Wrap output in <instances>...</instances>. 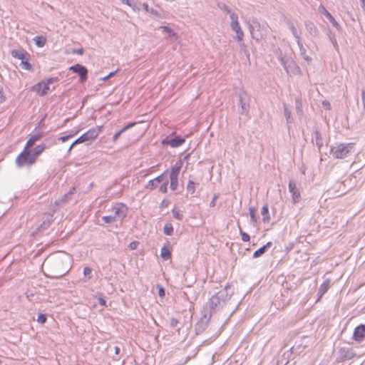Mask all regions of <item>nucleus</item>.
<instances>
[{"instance_id":"nucleus-63","label":"nucleus","mask_w":365,"mask_h":365,"mask_svg":"<svg viewBox=\"0 0 365 365\" xmlns=\"http://www.w3.org/2000/svg\"><path fill=\"white\" fill-rule=\"evenodd\" d=\"M76 144H73V143L70 145L68 151L70 152L71 150V149L73 148V146L75 145Z\"/></svg>"},{"instance_id":"nucleus-8","label":"nucleus","mask_w":365,"mask_h":365,"mask_svg":"<svg viewBox=\"0 0 365 365\" xmlns=\"http://www.w3.org/2000/svg\"><path fill=\"white\" fill-rule=\"evenodd\" d=\"M69 69L73 73L78 74L81 82H83L87 79L88 70L85 66L77 63L71 66Z\"/></svg>"},{"instance_id":"nucleus-27","label":"nucleus","mask_w":365,"mask_h":365,"mask_svg":"<svg viewBox=\"0 0 365 365\" xmlns=\"http://www.w3.org/2000/svg\"><path fill=\"white\" fill-rule=\"evenodd\" d=\"M21 68L30 71H33V68L31 63L29 62V57L28 56H25V58H23L21 60Z\"/></svg>"},{"instance_id":"nucleus-3","label":"nucleus","mask_w":365,"mask_h":365,"mask_svg":"<svg viewBox=\"0 0 365 365\" xmlns=\"http://www.w3.org/2000/svg\"><path fill=\"white\" fill-rule=\"evenodd\" d=\"M354 150L353 143H336L331 146L330 153L336 159H343L349 156Z\"/></svg>"},{"instance_id":"nucleus-33","label":"nucleus","mask_w":365,"mask_h":365,"mask_svg":"<svg viewBox=\"0 0 365 365\" xmlns=\"http://www.w3.org/2000/svg\"><path fill=\"white\" fill-rule=\"evenodd\" d=\"M160 256L163 259L167 260L170 258L171 252L168 247H163L160 251Z\"/></svg>"},{"instance_id":"nucleus-54","label":"nucleus","mask_w":365,"mask_h":365,"mask_svg":"<svg viewBox=\"0 0 365 365\" xmlns=\"http://www.w3.org/2000/svg\"><path fill=\"white\" fill-rule=\"evenodd\" d=\"M178 323V321L175 318H171L170 320V324L172 327H175Z\"/></svg>"},{"instance_id":"nucleus-2","label":"nucleus","mask_w":365,"mask_h":365,"mask_svg":"<svg viewBox=\"0 0 365 365\" xmlns=\"http://www.w3.org/2000/svg\"><path fill=\"white\" fill-rule=\"evenodd\" d=\"M230 289L231 287L227 285L224 289L220 290L210 299L208 306L211 313L221 308L225 302L230 299L233 293V291Z\"/></svg>"},{"instance_id":"nucleus-37","label":"nucleus","mask_w":365,"mask_h":365,"mask_svg":"<svg viewBox=\"0 0 365 365\" xmlns=\"http://www.w3.org/2000/svg\"><path fill=\"white\" fill-rule=\"evenodd\" d=\"M143 7L147 12H149L156 16H160V14L158 13V11L153 9V8H150L146 3L143 4Z\"/></svg>"},{"instance_id":"nucleus-13","label":"nucleus","mask_w":365,"mask_h":365,"mask_svg":"<svg viewBox=\"0 0 365 365\" xmlns=\"http://www.w3.org/2000/svg\"><path fill=\"white\" fill-rule=\"evenodd\" d=\"M319 11L323 14L327 19L329 21V22L332 24L333 26H334L336 29L339 30L341 29V26L339 24L336 22L335 19L332 16V15L326 9L324 6L322 5H320L319 7Z\"/></svg>"},{"instance_id":"nucleus-46","label":"nucleus","mask_w":365,"mask_h":365,"mask_svg":"<svg viewBox=\"0 0 365 365\" xmlns=\"http://www.w3.org/2000/svg\"><path fill=\"white\" fill-rule=\"evenodd\" d=\"M228 14L230 15V18L231 19V24L238 22V16L235 13L231 11Z\"/></svg>"},{"instance_id":"nucleus-48","label":"nucleus","mask_w":365,"mask_h":365,"mask_svg":"<svg viewBox=\"0 0 365 365\" xmlns=\"http://www.w3.org/2000/svg\"><path fill=\"white\" fill-rule=\"evenodd\" d=\"M219 7L223 10L226 14H230L232 11L228 8L227 6H226L225 4H220L219 5Z\"/></svg>"},{"instance_id":"nucleus-38","label":"nucleus","mask_w":365,"mask_h":365,"mask_svg":"<svg viewBox=\"0 0 365 365\" xmlns=\"http://www.w3.org/2000/svg\"><path fill=\"white\" fill-rule=\"evenodd\" d=\"M292 354V353L291 351H287L284 352L282 356L283 359L281 361V364H284V365H287L289 363V361L287 359L290 357Z\"/></svg>"},{"instance_id":"nucleus-53","label":"nucleus","mask_w":365,"mask_h":365,"mask_svg":"<svg viewBox=\"0 0 365 365\" xmlns=\"http://www.w3.org/2000/svg\"><path fill=\"white\" fill-rule=\"evenodd\" d=\"M73 136V134H70V135H64V136H61L60 138V140L62 141V142H66L67 141L68 139H70L71 138H72Z\"/></svg>"},{"instance_id":"nucleus-62","label":"nucleus","mask_w":365,"mask_h":365,"mask_svg":"<svg viewBox=\"0 0 365 365\" xmlns=\"http://www.w3.org/2000/svg\"><path fill=\"white\" fill-rule=\"evenodd\" d=\"M120 351V349L118 346H115V353L116 354H119Z\"/></svg>"},{"instance_id":"nucleus-61","label":"nucleus","mask_w":365,"mask_h":365,"mask_svg":"<svg viewBox=\"0 0 365 365\" xmlns=\"http://www.w3.org/2000/svg\"><path fill=\"white\" fill-rule=\"evenodd\" d=\"M74 53L79 54V55H82L83 53V51L82 48H81V49H78V50L75 51Z\"/></svg>"},{"instance_id":"nucleus-56","label":"nucleus","mask_w":365,"mask_h":365,"mask_svg":"<svg viewBox=\"0 0 365 365\" xmlns=\"http://www.w3.org/2000/svg\"><path fill=\"white\" fill-rule=\"evenodd\" d=\"M57 81H58L57 78H50L44 81H45V83H48V86H49L50 83H53L54 82H56Z\"/></svg>"},{"instance_id":"nucleus-43","label":"nucleus","mask_w":365,"mask_h":365,"mask_svg":"<svg viewBox=\"0 0 365 365\" xmlns=\"http://www.w3.org/2000/svg\"><path fill=\"white\" fill-rule=\"evenodd\" d=\"M314 135L316 138V145L319 148H320L322 146V142L319 131H315Z\"/></svg>"},{"instance_id":"nucleus-35","label":"nucleus","mask_w":365,"mask_h":365,"mask_svg":"<svg viewBox=\"0 0 365 365\" xmlns=\"http://www.w3.org/2000/svg\"><path fill=\"white\" fill-rule=\"evenodd\" d=\"M163 232L166 235H171L173 232V227L171 223H166L163 227Z\"/></svg>"},{"instance_id":"nucleus-7","label":"nucleus","mask_w":365,"mask_h":365,"mask_svg":"<svg viewBox=\"0 0 365 365\" xmlns=\"http://www.w3.org/2000/svg\"><path fill=\"white\" fill-rule=\"evenodd\" d=\"M100 129H90L85 133H83L82 135H81L78 138H77L74 142L73 144H78L81 143H84L86 141H91L92 140H94L97 138Z\"/></svg>"},{"instance_id":"nucleus-30","label":"nucleus","mask_w":365,"mask_h":365,"mask_svg":"<svg viewBox=\"0 0 365 365\" xmlns=\"http://www.w3.org/2000/svg\"><path fill=\"white\" fill-rule=\"evenodd\" d=\"M34 41H35V43L38 47L41 48L45 46L46 38L44 36H38L34 37Z\"/></svg>"},{"instance_id":"nucleus-17","label":"nucleus","mask_w":365,"mask_h":365,"mask_svg":"<svg viewBox=\"0 0 365 365\" xmlns=\"http://www.w3.org/2000/svg\"><path fill=\"white\" fill-rule=\"evenodd\" d=\"M365 336V326L359 325L356 327L354 331V339L356 341H361Z\"/></svg>"},{"instance_id":"nucleus-25","label":"nucleus","mask_w":365,"mask_h":365,"mask_svg":"<svg viewBox=\"0 0 365 365\" xmlns=\"http://www.w3.org/2000/svg\"><path fill=\"white\" fill-rule=\"evenodd\" d=\"M135 125L134 123H129L127 125L124 126L120 130H119L118 132H117L113 137V142H115L118 138L121 135L122 133H123L125 131H126L127 130L130 129V128H132L133 125Z\"/></svg>"},{"instance_id":"nucleus-16","label":"nucleus","mask_w":365,"mask_h":365,"mask_svg":"<svg viewBox=\"0 0 365 365\" xmlns=\"http://www.w3.org/2000/svg\"><path fill=\"white\" fill-rule=\"evenodd\" d=\"M239 101L241 107L242 113H247L249 109L248 97L246 93L239 95Z\"/></svg>"},{"instance_id":"nucleus-24","label":"nucleus","mask_w":365,"mask_h":365,"mask_svg":"<svg viewBox=\"0 0 365 365\" xmlns=\"http://www.w3.org/2000/svg\"><path fill=\"white\" fill-rule=\"evenodd\" d=\"M330 287V280L327 279L324 282V283L320 286L318 290V294L319 295V298L322 297V295L329 289Z\"/></svg>"},{"instance_id":"nucleus-34","label":"nucleus","mask_w":365,"mask_h":365,"mask_svg":"<svg viewBox=\"0 0 365 365\" xmlns=\"http://www.w3.org/2000/svg\"><path fill=\"white\" fill-rule=\"evenodd\" d=\"M160 29H161L163 31V34H168V36L170 37L175 36L176 35V34L174 32V31L168 26H160Z\"/></svg>"},{"instance_id":"nucleus-52","label":"nucleus","mask_w":365,"mask_h":365,"mask_svg":"<svg viewBox=\"0 0 365 365\" xmlns=\"http://www.w3.org/2000/svg\"><path fill=\"white\" fill-rule=\"evenodd\" d=\"M122 2L123 4H125L128 6L131 7L133 10L135 9V5L133 4H131L130 0H123Z\"/></svg>"},{"instance_id":"nucleus-28","label":"nucleus","mask_w":365,"mask_h":365,"mask_svg":"<svg viewBox=\"0 0 365 365\" xmlns=\"http://www.w3.org/2000/svg\"><path fill=\"white\" fill-rule=\"evenodd\" d=\"M261 214L262 215V220L264 222H269L270 217L269 215V210L267 205H264L261 210Z\"/></svg>"},{"instance_id":"nucleus-32","label":"nucleus","mask_w":365,"mask_h":365,"mask_svg":"<svg viewBox=\"0 0 365 365\" xmlns=\"http://www.w3.org/2000/svg\"><path fill=\"white\" fill-rule=\"evenodd\" d=\"M341 355L344 359H349L353 356L352 351L348 348H341L340 349Z\"/></svg>"},{"instance_id":"nucleus-57","label":"nucleus","mask_w":365,"mask_h":365,"mask_svg":"<svg viewBox=\"0 0 365 365\" xmlns=\"http://www.w3.org/2000/svg\"><path fill=\"white\" fill-rule=\"evenodd\" d=\"M138 245V242H132L130 243L129 247L131 250H135L137 248Z\"/></svg>"},{"instance_id":"nucleus-59","label":"nucleus","mask_w":365,"mask_h":365,"mask_svg":"<svg viewBox=\"0 0 365 365\" xmlns=\"http://www.w3.org/2000/svg\"><path fill=\"white\" fill-rule=\"evenodd\" d=\"M98 302L101 306H104V307L106 306V302L103 297L98 298Z\"/></svg>"},{"instance_id":"nucleus-47","label":"nucleus","mask_w":365,"mask_h":365,"mask_svg":"<svg viewBox=\"0 0 365 365\" xmlns=\"http://www.w3.org/2000/svg\"><path fill=\"white\" fill-rule=\"evenodd\" d=\"M240 235L242 237V240L243 242H248L250 240V235L248 234H247L246 232L240 230Z\"/></svg>"},{"instance_id":"nucleus-45","label":"nucleus","mask_w":365,"mask_h":365,"mask_svg":"<svg viewBox=\"0 0 365 365\" xmlns=\"http://www.w3.org/2000/svg\"><path fill=\"white\" fill-rule=\"evenodd\" d=\"M102 220L104 221V222L107 224H112L115 222L113 217H112V216L110 215V214L108 215L103 216Z\"/></svg>"},{"instance_id":"nucleus-58","label":"nucleus","mask_w":365,"mask_h":365,"mask_svg":"<svg viewBox=\"0 0 365 365\" xmlns=\"http://www.w3.org/2000/svg\"><path fill=\"white\" fill-rule=\"evenodd\" d=\"M6 98L4 95V93H3V89L2 88L0 87V103H2L5 101Z\"/></svg>"},{"instance_id":"nucleus-39","label":"nucleus","mask_w":365,"mask_h":365,"mask_svg":"<svg viewBox=\"0 0 365 365\" xmlns=\"http://www.w3.org/2000/svg\"><path fill=\"white\" fill-rule=\"evenodd\" d=\"M284 115L286 116L287 123H292V118L291 117V111L288 109V108L287 107V106L285 104L284 105Z\"/></svg>"},{"instance_id":"nucleus-29","label":"nucleus","mask_w":365,"mask_h":365,"mask_svg":"<svg viewBox=\"0 0 365 365\" xmlns=\"http://www.w3.org/2000/svg\"><path fill=\"white\" fill-rule=\"evenodd\" d=\"M170 189L175 190L178 185V175H170Z\"/></svg>"},{"instance_id":"nucleus-22","label":"nucleus","mask_w":365,"mask_h":365,"mask_svg":"<svg viewBox=\"0 0 365 365\" xmlns=\"http://www.w3.org/2000/svg\"><path fill=\"white\" fill-rule=\"evenodd\" d=\"M47 148L45 144H40L36 146L31 151V154L36 160L37 157L39 156L43 150Z\"/></svg>"},{"instance_id":"nucleus-64","label":"nucleus","mask_w":365,"mask_h":365,"mask_svg":"<svg viewBox=\"0 0 365 365\" xmlns=\"http://www.w3.org/2000/svg\"><path fill=\"white\" fill-rule=\"evenodd\" d=\"M115 73V72H110V73L108 75V78L112 77L113 76H114Z\"/></svg>"},{"instance_id":"nucleus-49","label":"nucleus","mask_w":365,"mask_h":365,"mask_svg":"<svg viewBox=\"0 0 365 365\" xmlns=\"http://www.w3.org/2000/svg\"><path fill=\"white\" fill-rule=\"evenodd\" d=\"M37 321L41 324H43L46 321V317L45 314H39L37 319Z\"/></svg>"},{"instance_id":"nucleus-55","label":"nucleus","mask_w":365,"mask_h":365,"mask_svg":"<svg viewBox=\"0 0 365 365\" xmlns=\"http://www.w3.org/2000/svg\"><path fill=\"white\" fill-rule=\"evenodd\" d=\"M322 106L323 107L327 109V110H329L331 108V104L329 101H323L322 103Z\"/></svg>"},{"instance_id":"nucleus-15","label":"nucleus","mask_w":365,"mask_h":365,"mask_svg":"<svg viewBox=\"0 0 365 365\" xmlns=\"http://www.w3.org/2000/svg\"><path fill=\"white\" fill-rule=\"evenodd\" d=\"M167 171H165L164 173L161 174L160 175L156 177L155 178L150 180L148 182L147 185H145L146 189L149 190H153L155 189L158 184H160L161 182H163L165 179V175Z\"/></svg>"},{"instance_id":"nucleus-41","label":"nucleus","mask_w":365,"mask_h":365,"mask_svg":"<svg viewBox=\"0 0 365 365\" xmlns=\"http://www.w3.org/2000/svg\"><path fill=\"white\" fill-rule=\"evenodd\" d=\"M83 274L87 279H91L92 278V269L88 267H84Z\"/></svg>"},{"instance_id":"nucleus-6","label":"nucleus","mask_w":365,"mask_h":365,"mask_svg":"<svg viewBox=\"0 0 365 365\" xmlns=\"http://www.w3.org/2000/svg\"><path fill=\"white\" fill-rule=\"evenodd\" d=\"M278 59L288 74H297L299 72V68L296 66L294 61L286 60L282 56H279Z\"/></svg>"},{"instance_id":"nucleus-44","label":"nucleus","mask_w":365,"mask_h":365,"mask_svg":"<svg viewBox=\"0 0 365 365\" xmlns=\"http://www.w3.org/2000/svg\"><path fill=\"white\" fill-rule=\"evenodd\" d=\"M168 180H165L164 179L163 183L161 185V186L159 188V191L160 192H163V193L167 192V191H168Z\"/></svg>"},{"instance_id":"nucleus-23","label":"nucleus","mask_w":365,"mask_h":365,"mask_svg":"<svg viewBox=\"0 0 365 365\" xmlns=\"http://www.w3.org/2000/svg\"><path fill=\"white\" fill-rule=\"evenodd\" d=\"M182 166V161L181 160H178L175 165L171 168L170 175H179L180 169Z\"/></svg>"},{"instance_id":"nucleus-10","label":"nucleus","mask_w":365,"mask_h":365,"mask_svg":"<svg viewBox=\"0 0 365 365\" xmlns=\"http://www.w3.org/2000/svg\"><path fill=\"white\" fill-rule=\"evenodd\" d=\"M185 142V138L181 137H175L172 138L170 136L166 137L163 140V144L164 145H169L172 148H177Z\"/></svg>"},{"instance_id":"nucleus-21","label":"nucleus","mask_w":365,"mask_h":365,"mask_svg":"<svg viewBox=\"0 0 365 365\" xmlns=\"http://www.w3.org/2000/svg\"><path fill=\"white\" fill-rule=\"evenodd\" d=\"M272 245V243L271 242H268L266 245L256 250L253 253V257L257 258L262 256L271 246Z\"/></svg>"},{"instance_id":"nucleus-12","label":"nucleus","mask_w":365,"mask_h":365,"mask_svg":"<svg viewBox=\"0 0 365 365\" xmlns=\"http://www.w3.org/2000/svg\"><path fill=\"white\" fill-rule=\"evenodd\" d=\"M289 191L292 195V199L294 202H297L300 200V193L297 187L296 182L290 180L289 182Z\"/></svg>"},{"instance_id":"nucleus-20","label":"nucleus","mask_w":365,"mask_h":365,"mask_svg":"<svg viewBox=\"0 0 365 365\" xmlns=\"http://www.w3.org/2000/svg\"><path fill=\"white\" fill-rule=\"evenodd\" d=\"M42 137V134L40 133H35L34 135H31L29 140H27L26 145L24 148H29V147L32 146L35 144V143L38 140Z\"/></svg>"},{"instance_id":"nucleus-51","label":"nucleus","mask_w":365,"mask_h":365,"mask_svg":"<svg viewBox=\"0 0 365 365\" xmlns=\"http://www.w3.org/2000/svg\"><path fill=\"white\" fill-rule=\"evenodd\" d=\"M218 198V195H215L210 202V207H212L215 206L216 200Z\"/></svg>"},{"instance_id":"nucleus-42","label":"nucleus","mask_w":365,"mask_h":365,"mask_svg":"<svg viewBox=\"0 0 365 365\" xmlns=\"http://www.w3.org/2000/svg\"><path fill=\"white\" fill-rule=\"evenodd\" d=\"M187 190L191 194H193L195 190V184L193 181L190 180L187 185Z\"/></svg>"},{"instance_id":"nucleus-18","label":"nucleus","mask_w":365,"mask_h":365,"mask_svg":"<svg viewBox=\"0 0 365 365\" xmlns=\"http://www.w3.org/2000/svg\"><path fill=\"white\" fill-rule=\"evenodd\" d=\"M305 27L309 34L314 36L317 37L319 34V31L317 27L314 25V24L312 21H306Z\"/></svg>"},{"instance_id":"nucleus-50","label":"nucleus","mask_w":365,"mask_h":365,"mask_svg":"<svg viewBox=\"0 0 365 365\" xmlns=\"http://www.w3.org/2000/svg\"><path fill=\"white\" fill-rule=\"evenodd\" d=\"M329 37L331 40V41L333 43V46L335 48H338V43L336 42V40L334 38V37L333 36V35L331 34H329Z\"/></svg>"},{"instance_id":"nucleus-26","label":"nucleus","mask_w":365,"mask_h":365,"mask_svg":"<svg viewBox=\"0 0 365 365\" xmlns=\"http://www.w3.org/2000/svg\"><path fill=\"white\" fill-rule=\"evenodd\" d=\"M11 53L14 58H18L19 60H22L23 58H25V56H29L28 54H26L22 50L19 49H14Z\"/></svg>"},{"instance_id":"nucleus-4","label":"nucleus","mask_w":365,"mask_h":365,"mask_svg":"<svg viewBox=\"0 0 365 365\" xmlns=\"http://www.w3.org/2000/svg\"><path fill=\"white\" fill-rule=\"evenodd\" d=\"M36 159L31 154V151L24 148V150L17 156L16 159V164L18 167L21 168L24 165H31L36 162Z\"/></svg>"},{"instance_id":"nucleus-19","label":"nucleus","mask_w":365,"mask_h":365,"mask_svg":"<svg viewBox=\"0 0 365 365\" xmlns=\"http://www.w3.org/2000/svg\"><path fill=\"white\" fill-rule=\"evenodd\" d=\"M297 43L299 46V53H300V56L305 60L307 61V62H311L312 61V58H310L307 54V51H306V48H304V46H303V43L302 42V40H298L297 41Z\"/></svg>"},{"instance_id":"nucleus-36","label":"nucleus","mask_w":365,"mask_h":365,"mask_svg":"<svg viewBox=\"0 0 365 365\" xmlns=\"http://www.w3.org/2000/svg\"><path fill=\"white\" fill-rule=\"evenodd\" d=\"M256 212H257V210L255 207H249L250 220L252 223H255L257 222Z\"/></svg>"},{"instance_id":"nucleus-31","label":"nucleus","mask_w":365,"mask_h":365,"mask_svg":"<svg viewBox=\"0 0 365 365\" xmlns=\"http://www.w3.org/2000/svg\"><path fill=\"white\" fill-rule=\"evenodd\" d=\"M287 25H288V27L289 29L291 30L293 36H294V38H296V41H298V40H300L301 38L297 32V30L294 24V23L291 22V21H289L287 23Z\"/></svg>"},{"instance_id":"nucleus-40","label":"nucleus","mask_w":365,"mask_h":365,"mask_svg":"<svg viewBox=\"0 0 365 365\" xmlns=\"http://www.w3.org/2000/svg\"><path fill=\"white\" fill-rule=\"evenodd\" d=\"M172 213H173V217L178 220H182V218H183V215L177 209H173L172 210Z\"/></svg>"},{"instance_id":"nucleus-1","label":"nucleus","mask_w":365,"mask_h":365,"mask_svg":"<svg viewBox=\"0 0 365 365\" xmlns=\"http://www.w3.org/2000/svg\"><path fill=\"white\" fill-rule=\"evenodd\" d=\"M71 267V257L65 252H58L49 255L42 264L45 275L53 279H59L66 274Z\"/></svg>"},{"instance_id":"nucleus-11","label":"nucleus","mask_w":365,"mask_h":365,"mask_svg":"<svg viewBox=\"0 0 365 365\" xmlns=\"http://www.w3.org/2000/svg\"><path fill=\"white\" fill-rule=\"evenodd\" d=\"M230 26H231L232 29L236 33V38L240 42V46L241 47H244L245 44L242 42V39L244 37V33L240 27L239 22L230 24Z\"/></svg>"},{"instance_id":"nucleus-60","label":"nucleus","mask_w":365,"mask_h":365,"mask_svg":"<svg viewBox=\"0 0 365 365\" xmlns=\"http://www.w3.org/2000/svg\"><path fill=\"white\" fill-rule=\"evenodd\" d=\"M158 294L160 297L162 296H164L165 294V291H164V289L163 287H160L159 288V290H158Z\"/></svg>"},{"instance_id":"nucleus-9","label":"nucleus","mask_w":365,"mask_h":365,"mask_svg":"<svg viewBox=\"0 0 365 365\" xmlns=\"http://www.w3.org/2000/svg\"><path fill=\"white\" fill-rule=\"evenodd\" d=\"M260 25L259 24L255 21L253 20L252 24L250 25V31L253 38L256 39L257 41H259L262 38H263L264 34H262L259 31Z\"/></svg>"},{"instance_id":"nucleus-5","label":"nucleus","mask_w":365,"mask_h":365,"mask_svg":"<svg viewBox=\"0 0 365 365\" xmlns=\"http://www.w3.org/2000/svg\"><path fill=\"white\" fill-rule=\"evenodd\" d=\"M108 212L115 222H122L127 215L128 207L123 203H116Z\"/></svg>"},{"instance_id":"nucleus-14","label":"nucleus","mask_w":365,"mask_h":365,"mask_svg":"<svg viewBox=\"0 0 365 365\" xmlns=\"http://www.w3.org/2000/svg\"><path fill=\"white\" fill-rule=\"evenodd\" d=\"M33 89L39 96H43L48 93L49 90V86H48V83H45V81H41L35 85Z\"/></svg>"}]
</instances>
